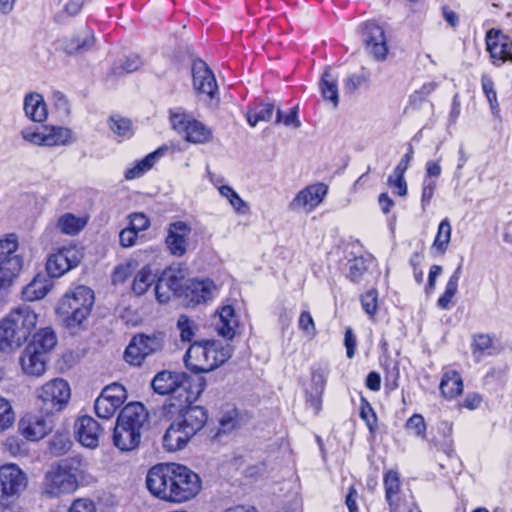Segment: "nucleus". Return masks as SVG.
I'll return each mask as SVG.
<instances>
[{"label":"nucleus","mask_w":512,"mask_h":512,"mask_svg":"<svg viewBox=\"0 0 512 512\" xmlns=\"http://www.w3.org/2000/svg\"><path fill=\"white\" fill-rule=\"evenodd\" d=\"M108 127L115 136L120 138H130L133 135L132 122L130 119L118 114L109 117Z\"/></svg>","instance_id":"c03bdc74"},{"label":"nucleus","mask_w":512,"mask_h":512,"mask_svg":"<svg viewBox=\"0 0 512 512\" xmlns=\"http://www.w3.org/2000/svg\"><path fill=\"white\" fill-rule=\"evenodd\" d=\"M164 334L156 332L151 335H135L124 352L125 360L134 366H139L146 357L162 350Z\"/></svg>","instance_id":"6e6552de"},{"label":"nucleus","mask_w":512,"mask_h":512,"mask_svg":"<svg viewBox=\"0 0 512 512\" xmlns=\"http://www.w3.org/2000/svg\"><path fill=\"white\" fill-rule=\"evenodd\" d=\"M71 442L66 435H56L51 441V449L57 454H63L69 450Z\"/></svg>","instance_id":"774afa93"},{"label":"nucleus","mask_w":512,"mask_h":512,"mask_svg":"<svg viewBox=\"0 0 512 512\" xmlns=\"http://www.w3.org/2000/svg\"><path fill=\"white\" fill-rule=\"evenodd\" d=\"M329 372L328 363L316 364L311 369V386L306 390V404L314 414H318L321 410V398Z\"/></svg>","instance_id":"a211bd4d"},{"label":"nucleus","mask_w":512,"mask_h":512,"mask_svg":"<svg viewBox=\"0 0 512 512\" xmlns=\"http://www.w3.org/2000/svg\"><path fill=\"white\" fill-rule=\"evenodd\" d=\"M383 484L385 489V501L389 506V512H405V507L414 502L412 495H406L402 489L400 475L395 470L384 473Z\"/></svg>","instance_id":"ddd939ff"},{"label":"nucleus","mask_w":512,"mask_h":512,"mask_svg":"<svg viewBox=\"0 0 512 512\" xmlns=\"http://www.w3.org/2000/svg\"><path fill=\"white\" fill-rule=\"evenodd\" d=\"M177 328L180 332V338L183 342L192 341L197 330L196 323L186 315H180L177 320Z\"/></svg>","instance_id":"8fccbe9b"},{"label":"nucleus","mask_w":512,"mask_h":512,"mask_svg":"<svg viewBox=\"0 0 512 512\" xmlns=\"http://www.w3.org/2000/svg\"><path fill=\"white\" fill-rule=\"evenodd\" d=\"M373 259L371 256L364 257V256H358L354 257L350 260H348L347 266H348V272L346 276L352 281V282H359L364 275V273L368 269V262H371Z\"/></svg>","instance_id":"49530a36"},{"label":"nucleus","mask_w":512,"mask_h":512,"mask_svg":"<svg viewBox=\"0 0 512 512\" xmlns=\"http://www.w3.org/2000/svg\"><path fill=\"white\" fill-rule=\"evenodd\" d=\"M319 88L323 99L330 101L333 107H337L339 103L337 77L333 75L330 69H326L323 72Z\"/></svg>","instance_id":"c9c22d12"},{"label":"nucleus","mask_w":512,"mask_h":512,"mask_svg":"<svg viewBox=\"0 0 512 512\" xmlns=\"http://www.w3.org/2000/svg\"><path fill=\"white\" fill-rule=\"evenodd\" d=\"M219 193L229 201L237 213L246 214L248 212L249 207L247 203L242 200L239 194L232 187L222 185L219 187Z\"/></svg>","instance_id":"09e8293b"},{"label":"nucleus","mask_w":512,"mask_h":512,"mask_svg":"<svg viewBox=\"0 0 512 512\" xmlns=\"http://www.w3.org/2000/svg\"><path fill=\"white\" fill-rule=\"evenodd\" d=\"M141 439V432L116 421L113 433L114 445L122 451L135 449Z\"/></svg>","instance_id":"c756f323"},{"label":"nucleus","mask_w":512,"mask_h":512,"mask_svg":"<svg viewBox=\"0 0 512 512\" xmlns=\"http://www.w3.org/2000/svg\"><path fill=\"white\" fill-rule=\"evenodd\" d=\"M362 39L367 52L377 61H384L388 55V46L384 29L374 21L362 25Z\"/></svg>","instance_id":"2eb2a0df"},{"label":"nucleus","mask_w":512,"mask_h":512,"mask_svg":"<svg viewBox=\"0 0 512 512\" xmlns=\"http://www.w3.org/2000/svg\"><path fill=\"white\" fill-rule=\"evenodd\" d=\"M15 333L6 318L0 321V351H10L22 346Z\"/></svg>","instance_id":"4c0bfd02"},{"label":"nucleus","mask_w":512,"mask_h":512,"mask_svg":"<svg viewBox=\"0 0 512 512\" xmlns=\"http://www.w3.org/2000/svg\"><path fill=\"white\" fill-rule=\"evenodd\" d=\"M462 274V265L460 264L450 276L444 293L439 297L437 304L441 309H448L452 298L458 291V282Z\"/></svg>","instance_id":"ea45409f"},{"label":"nucleus","mask_w":512,"mask_h":512,"mask_svg":"<svg viewBox=\"0 0 512 512\" xmlns=\"http://www.w3.org/2000/svg\"><path fill=\"white\" fill-rule=\"evenodd\" d=\"M18 238L11 233L0 239V289L11 285L22 269L23 259L17 254Z\"/></svg>","instance_id":"423d86ee"},{"label":"nucleus","mask_w":512,"mask_h":512,"mask_svg":"<svg viewBox=\"0 0 512 512\" xmlns=\"http://www.w3.org/2000/svg\"><path fill=\"white\" fill-rule=\"evenodd\" d=\"M274 113V105L271 103L256 104L247 112V121L254 127L260 121L269 122Z\"/></svg>","instance_id":"37998d69"},{"label":"nucleus","mask_w":512,"mask_h":512,"mask_svg":"<svg viewBox=\"0 0 512 512\" xmlns=\"http://www.w3.org/2000/svg\"><path fill=\"white\" fill-rule=\"evenodd\" d=\"M276 124L283 123L286 126H292L293 128H299L301 126V122L298 119V106H294L290 109L289 113L286 116H282V112L280 109H277L276 113Z\"/></svg>","instance_id":"bf43d9fd"},{"label":"nucleus","mask_w":512,"mask_h":512,"mask_svg":"<svg viewBox=\"0 0 512 512\" xmlns=\"http://www.w3.org/2000/svg\"><path fill=\"white\" fill-rule=\"evenodd\" d=\"M406 430L421 439L426 438V423L421 414H413L405 424Z\"/></svg>","instance_id":"3c124183"},{"label":"nucleus","mask_w":512,"mask_h":512,"mask_svg":"<svg viewBox=\"0 0 512 512\" xmlns=\"http://www.w3.org/2000/svg\"><path fill=\"white\" fill-rule=\"evenodd\" d=\"M168 150V146L163 145L152 153L148 154L143 159L137 161V163L132 168L127 169L125 172V178L131 180L141 177L145 172L150 170L157 162V160L164 156Z\"/></svg>","instance_id":"473e14b6"},{"label":"nucleus","mask_w":512,"mask_h":512,"mask_svg":"<svg viewBox=\"0 0 512 512\" xmlns=\"http://www.w3.org/2000/svg\"><path fill=\"white\" fill-rule=\"evenodd\" d=\"M54 427L51 416L26 415L19 421L20 433L30 441H38L44 438Z\"/></svg>","instance_id":"412c9836"},{"label":"nucleus","mask_w":512,"mask_h":512,"mask_svg":"<svg viewBox=\"0 0 512 512\" xmlns=\"http://www.w3.org/2000/svg\"><path fill=\"white\" fill-rule=\"evenodd\" d=\"M452 423L449 421H441L438 423L437 430L438 433L442 435V439L433 438L432 442L434 445L441 449L446 455L451 456L454 452L452 444L453 440L451 438L452 435Z\"/></svg>","instance_id":"a19ab883"},{"label":"nucleus","mask_w":512,"mask_h":512,"mask_svg":"<svg viewBox=\"0 0 512 512\" xmlns=\"http://www.w3.org/2000/svg\"><path fill=\"white\" fill-rule=\"evenodd\" d=\"M486 45L495 65L506 61L512 62V39L502 31L489 30L486 35Z\"/></svg>","instance_id":"aec40b11"},{"label":"nucleus","mask_w":512,"mask_h":512,"mask_svg":"<svg viewBox=\"0 0 512 512\" xmlns=\"http://www.w3.org/2000/svg\"><path fill=\"white\" fill-rule=\"evenodd\" d=\"M299 329L308 337H314L317 333L314 320L308 311H302L298 320Z\"/></svg>","instance_id":"052dcab7"},{"label":"nucleus","mask_w":512,"mask_h":512,"mask_svg":"<svg viewBox=\"0 0 512 512\" xmlns=\"http://www.w3.org/2000/svg\"><path fill=\"white\" fill-rule=\"evenodd\" d=\"M170 123L172 128L188 142L203 144L212 138L210 128L180 108L170 111Z\"/></svg>","instance_id":"0eeeda50"},{"label":"nucleus","mask_w":512,"mask_h":512,"mask_svg":"<svg viewBox=\"0 0 512 512\" xmlns=\"http://www.w3.org/2000/svg\"><path fill=\"white\" fill-rule=\"evenodd\" d=\"M387 185L394 189L395 193L399 196H406L408 192L407 182L404 178V174H398L397 172H392L387 179Z\"/></svg>","instance_id":"864d4df0"},{"label":"nucleus","mask_w":512,"mask_h":512,"mask_svg":"<svg viewBox=\"0 0 512 512\" xmlns=\"http://www.w3.org/2000/svg\"><path fill=\"white\" fill-rule=\"evenodd\" d=\"M213 325L218 335L231 340L239 327V320L231 305L223 306L214 318Z\"/></svg>","instance_id":"393cba45"},{"label":"nucleus","mask_w":512,"mask_h":512,"mask_svg":"<svg viewBox=\"0 0 512 512\" xmlns=\"http://www.w3.org/2000/svg\"><path fill=\"white\" fill-rule=\"evenodd\" d=\"M36 393L39 410L47 416L63 410L71 396L69 384L60 378L47 382Z\"/></svg>","instance_id":"39448f33"},{"label":"nucleus","mask_w":512,"mask_h":512,"mask_svg":"<svg viewBox=\"0 0 512 512\" xmlns=\"http://www.w3.org/2000/svg\"><path fill=\"white\" fill-rule=\"evenodd\" d=\"M137 237L138 232L134 231L129 227H126L122 229L119 233L120 245L124 248L132 247L136 244Z\"/></svg>","instance_id":"338daca9"},{"label":"nucleus","mask_w":512,"mask_h":512,"mask_svg":"<svg viewBox=\"0 0 512 512\" xmlns=\"http://www.w3.org/2000/svg\"><path fill=\"white\" fill-rule=\"evenodd\" d=\"M93 304L94 292L89 287L80 285L65 293L56 312L67 327H76L90 315Z\"/></svg>","instance_id":"20e7f679"},{"label":"nucleus","mask_w":512,"mask_h":512,"mask_svg":"<svg viewBox=\"0 0 512 512\" xmlns=\"http://www.w3.org/2000/svg\"><path fill=\"white\" fill-rule=\"evenodd\" d=\"M443 397L453 399L463 392V381L460 374L455 370H447L443 373L439 385Z\"/></svg>","instance_id":"f704fd0d"},{"label":"nucleus","mask_w":512,"mask_h":512,"mask_svg":"<svg viewBox=\"0 0 512 512\" xmlns=\"http://www.w3.org/2000/svg\"><path fill=\"white\" fill-rule=\"evenodd\" d=\"M189 379L190 377L184 372L163 370L154 376L151 385L153 390L160 395L178 393L181 397L184 392L186 394L185 403H189L192 398V394L188 391Z\"/></svg>","instance_id":"1a4fd4ad"},{"label":"nucleus","mask_w":512,"mask_h":512,"mask_svg":"<svg viewBox=\"0 0 512 512\" xmlns=\"http://www.w3.org/2000/svg\"><path fill=\"white\" fill-rule=\"evenodd\" d=\"M156 275L149 267H143L137 272L132 282V291L140 296L143 295L153 284L156 285Z\"/></svg>","instance_id":"58836bf2"},{"label":"nucleus","mask_w":512,"mask_h":512,"mask_svg":"<svg viewBox=\"0 0 512 512\" xmlns=\"http://www.w3.org/2000/svg\"><path fill=\"white\" fill-rule=\"evenodd\" d=\"M451 224L447 218L443 219L439 226L438 231L435 236L432 248L439 251L441 254H444L448 248L451 239Z\"/></svg>","instance_id":"de8ad7c7"},{"label":"nucleus","mask_w":512,"mask_h":512,"mask_svg":"<svg viewBox=\"0 0 512 512\" xmlns=\"http://www.w3.org/2000/svg\"><path fill=\"white\" fill-rule=\"evenodd\" d=\"M44 146H67L74 142L73 132L66 127L44 126Z\"/></svg>","instance_id":"72a5a7b5"},{"label":"nucleus","mask_w":512,"mask_h":512,"mask_svg":"<svg viewBox=\"0 0 512 512\" xmlns=\"http://www.w3.org/2000/svg\"><path fill=\"white\" fill-rule=\"evenodd\" d=\"M22 138L33 145L44 146V126L40 128L26 127L21 131Z\"/></svg>","instance_id":"6e6d98bb"},{"label":"nucleus","mask_w":512,"mask_h":512,"mask_svg":"<svg viewBox=\"0 0 512 512\" xmlns=\"http://www.w3.org/2000/svg\"><path fill=\"white\" fill-rule=\"evenodd\" d=\"M68 512H97L94 502L88 498L74 500Z\"/></svg>","instance_id":"0e129e2a"},{"label":"nucleus","mask_w":512,"mask_h":512,"mask_svg":"<svg viewBox=\"0 0 512 512\" xmlns=\"http://www.w3.org/2000/svg\"><path fill=\"white\" fill-rule=\"evenodd\" d=\"M82 254L75 245L64 246L52 253L46 262V270L50 277L59 278L77 267Z\"/></svg>","instance_id":"f8f14e48"},{"label":"nucleus","mask_w":512,"mask_h":512,"mask_svg":"<svg viewBox=\"0 0 512 512\" xmlns=\"http://www.w3.org/2000/svg\"><path fill=\"white\" fill-rule=\"evenodd\" d=\"M191 227L183 221L170 223L166 237L169 252L176 257H182L190 246Z\"/></svg>","instance_id":"4be33fe9"},{"label":"nucleus","mask_w":512,"mask_h":512,"mask_svg":"<svg viewBox=\"0 0 512 512\" xmlns=\"http://www.w3.org/2000/svg\"><path fill=\"white\" fill-rule=\"evenodd\" d=\"M23 108L26 117L34 122L40 123L47 118V106L43 96L39 93H28L24 98Z\"/></svg>","instance_id":"2f4dec72"},{"label":"nucleus","mask_w":512,"mask_h":512,"mask_svg":"<svg viewBox=\"0 0 512 512\" xmlns=\"http://www.w3.org/2000/svg\"><path fill=\"white\" fill-rule=\"evenodd\" d=\"M129 219L128 227L138 233L146 230L150 225L148 217L143 213H133L129 216Z\"/></svg>","instance_id":"e2e57ef3"},{"label":"nucleus","mask_w":512,"mask_h":512,"mask_svg":"<svg viewBox=\"0 0 512 512\" xmlns=\"http://www.w3.org/2000/svg\"><path fill=\"white\" fill-rule=\"evenodd\" d=\"M49 291V285L43 279L35 278L22 290V297L25 301L42 299Z\"/></svg>","instance_id":"a18cd8bd"},{"label":"nucleus","mask_w":512,"mask_h":512,"mask_svg":"<svg viewBox=\"0 0 512 512\" xmlns=\"http://www.w3.org/2000/svg\"><path fill=\"white\" fill-rule=\"evenodd\" d=\"M142 62L140 58L137 55H131L126 57V59L123 61V63L120 66H116L114 68V72L116 74H122V73H132L139 69Z\"/></svg>","instance_id":"680f3d73"},{"label":"nucleus","mask_w":512,"mask_h":512,"mask_svg":"<svg viewBox=\"0 0 512 512\" xmlns=\"http://www.w3.org/2000/svg\"><path fill=\"white\" fill-rule=\"evenodd\" d=\"M149 414L145 406L139 402L126 405L120 412L117 421L141 432L144 424L148 421Z\"/></svg>","instance_id":"cd10ccee"},{"label":"nucleus","mask_w":512,"mask_h":512,"mask_svg":"<svg viewBox=\"0 0 512 512\" xmlns=\"http://www.w3.org/2000/svg\"><path fill=\"white\" fill-rule=\"evenodd\" d=\"M95 35L92 30L84 29L64 40L63 49L67 54L84 53L95 45Z\"/></svg>","instance_id":"7c9ffc66"},{"label":"nucleus","mask_w":512,"mask_h":512,"mask_svg":"<svg viewBox=\"0 0 512 512\" xmlns=\"http://www.w3.org/2000/svg\"><path fill=\"white\" fill-rule=\"evenodd\" d=\"M26 474L16 464L0 466V507L18 496L27 486Z\"/></svg>","instance_id":"9d476101"},{"label":"nucleus","mask_w":512,"mask_h":512,"mask_svg":"<svg viewBox=\"0 0 512 512\" xmlns=\"http://www.w3.org/2000/svg\"><path fill=\"white\" fill-rule=\"evenodd\" d=\"M361 304L364 311L369 315L373 316L378 307V293L375 289L367 291L361 297Z\"/></svg>","instance_id":"4d7b16f0"},{"label":"nucleus","mask_w":512,"mask_h":512,"mask_svg":"<svg viewBox=\"0 0 512 512\" xmlns=\"http://www.w3.org/2000/svg\"><path fill=\"white\" fill-rule=\"evenodd\" d=\"M481 84L483 92L491 106V109L494 110L495 108L498 107L497 94L494 88V82L489 76L482 75Z\"/></svg>","instance_id":"13d9d810"},{"label":"nucleus","mask_w":512,"mask_h":512,"mask_svg":"<svg viewBox=\"0 0 512 512\" xmlns=\"http://www.w3.org/2000/svg\"><path fill=\"white\" fill-rule=\"evenodd\" d=\"M15 419L11 404L0 396V431L9 428Z\"/></svg>","instance_id":"603ef678"},{"label":"nucleus","mask_w":512,"mask_h":512,"mask_svg":"<svg viewBox=\"0 0 512 512\" xmlns=\"http://www.w3.org/2000/svg\"><path fill=\"white\" fill-rule=\"evenodd\" d=\"M75 433L78 441L85 447L95 448L99 444V437L103 429L100 424L90 416H82L75 422Z\"/></svg>","instance_id":"b1692460"},{"label":"nucleus","mask_w":512,"mask_h":512,"mask_svg":"<svg viewBox=\"0 0 512 512\" xmlns=\"http://www.w3.org/2000/svg\"><path fill=\"white\" fill-rule=\"evenodd\" d=\"M192 437L187 429L179 421L175 420L170 424L163 436V447L168 452H176L183 449Z\"/></svg>","instance_id":"bb28decb"},{"label":"nucleus","mask_w":512,"mask_h":512,"mask_svg":"<svg viewBox=\"0 0 512 512\" xmlns=\"http://www.w3.org/2000/svg\"><path fill=\"white\" fill-rule=\"evenodd\" d=\"M179 402L180 403L177 404L170 399V403L165 406L167 413H173V409L177 410L179 416L176 420L187 429L190 435L194 436L205 425L207 413L205 409L200 406H191L192 400L189 403H185V400Z\"/></svg>","instance_id":"9b49d317"},{"label":"nucleus","mask_w":512,"mask_h":512,"mask_svg":"<svg viewBox=\"0 0 512 512\" xmlns=\"http://www.w3.org/2000/svg\"><path fill=\"white\" fill-rule=\"evenodd\" d=\"M56 343L57 338L54 331L50 328H43L33 335V340L28 345H33L37 350L47 354Z\"/></svg>","instance_id":"79ce46f5"},{"label":"nucleus","mask_w":512,"mask_h":512,"mask_svg":"<svg viewBox=\"0 0 512 512\" xmlns=\"http://www.w3.org/2000/svg\"><path fill=\"white\" fill-rule=\"evenodd\" d=\"M126 389L119 383L106 386L95 401V412L99 418L109 419L126 400Z\"/></svg>","instance_id":"4468645a"},{"label":"nucleus","mask_w":512,"mask_h":512,"mask_svg":"<svg viewBox=\"0 0 512 512\" xmlns=\"http://www.w3.org/2000/svg\"><path fill=\"white\" fill-rule=\"evenodd\" d=\"M83 468V461L78 456L61 460L46 472L42 483L43 494L58 497L75 492L78 488V478L84 472Z\"/></svg>","instance_id":"7ed1b4c3"},{"label":"nucleus","mask_w":512,"mask_h":512,"mask_svg":"<svg viewBox=\"0 0 512 512\" xmlns=\"http://www.w3.org/2000/svg\"><path fill=\"white\" fill-rule=\"evenodd\" d=\"M437 188V182L435 179H430L429 177H424L422 182V192H421V206L422 209L425 210L429 205L431 199L434 196L435 190Z\"/></svg>","instance_id":"5fc2aeb1"},{"label":"nucleus","mask_w":512,"mask_h":512,"mask_svg":"<svg viewBox=\"0 0 512 512\" xmlns=\"http://www.w3.org/2000/svg\"><path fill=\"white\" fill-rule=\"evenodd\" d=\"M22 345L27 341L36 327L38 316L34 310L26 305H20L12 309L5 317Z\"/></svg>","instance_id":"dca6fc26"},{"label":"nucleus","mask_w":512,"mask_h":512,"mask_svg":"<svg viewBox=\"0 0 512 512\" xmlns=\"http://www.w3.org/2000/svg\"><path fill=\"white\" fill-rule=\"evenodd\" d=\"M182 288V278L178 276L173 269H166L157 279L154 290L157 300L160 303H166L169 301V293H162L163 289L177 294L181 292Z\"/></svg>","instance_id":"c85d7f7f"},{"label":"nucleus","mask_w":512,"mask_h":512,"mask_svg":"<svg viewBox=\"0 0 512 512\" xmlns=\"http://www.w3.org/2000/svg\"><path fill=\"white\" fill-rule=\"evenodd\" d=\"M360 417L366 422L370 429L376 424L377 416L372 406L365 399H362L361 402Z\"/></svg>","instance_id":"69168bd1"},{"label":"nucleus","mask_w":512,"mask_h":512,"mask_svg":"<svg viewBox=\"0 0 512 512\" xmlns=\"http://www.w3.org/2000/svg\"><path fill=\"white\" fill-rule=\"evenodd\" d=\"M47 355L33 345H27L20 358L23 371L32 376H41L46 370Z\"/></svg>","instance_id":"a878e982"},{"label":"nucleus","mask_w":512,"mask_h":512,"mask_svg":"<svg viewBox=\"0 0 512 512\" xmlns=\"http://www.w3.org/2000/svg\"><path fill=\"white\" fill-rule=\"evenodd\" d=\"M183 294L186 305L195 307L213 299L217 294V287L210 279H193L186 285Z\"/></svg>","instance_id":"5701e85b"},{"label":"nucleus","mask_w":512,"mask_h":512,"mask_svg":"<svg viewBox=\"0 0 512 512\" xmlns=\"http://www.w3.org/2000/svg\"><path fill=\"white\" fill-rule=\"evenodd\" d=\"M232 352L231 345H223L218 340L196 341L188 348L184 362L194 373H207L228 361Z\"/></svg>","instance_id":"f03ea898"},{"label":"nucleus","mask_w":512,"mask_h":512,"mask_svg":"<svg viewBox=\"0 0 512 512\" xmlns=\"http://www.w3.org/2000/svg\"><path fill=\"white\" fill-rule=\"evenodd\" d=\"M192 77L193 87L199 94L206 95L210 100H219L215 76L207 64L201 59L193 62Z\"/></svg>","instance_id":"6ab92c4d"},{"label":"nucleus","mask_w":512,"mask_h":512,"mask_svg":"<svg viewBox=\"0 0 512 512\" xmlns=\"http://www.w3.org/2000/svg\"><path fill=\"white\" fill-rule=\"evenodd\" d=\"M146 486L156 498L181 504L195 498L201 490V479L190 468L177 463H162L149 469Z\"/></svg>","instance_id":"f257e3e1"},{"label":"nucleus","mask_w":512,"mask_h":512,"mask_svg":"<svg viewBox=\"0 0 512 512\" xmlns=\"http://www.w3.org/2000/svg\"><path fill=\"white\" fill-rule=\"evenodd\" d=\"M328 192V187L324 183H316L300 190L289 203L291 211L312 212L319 206Z\"/></svg>","instance_id":"f3484780"},{"label":"nucleus","mask_w":512,"mask_h":512,"mask_svg":"<svg viewBox=\"0 0 512 512\" xmlns=\"http://www.w3.org/2000/svg\"><path fill=\"white\" fill-rule=\"evenodd\" d=\"M85 225L86 220L84 218L75 216L72 213H65L58 218L56 227L63 234L76 235Z\"/></svg>","instance_id":"e433bc0d"}]
</instances>
